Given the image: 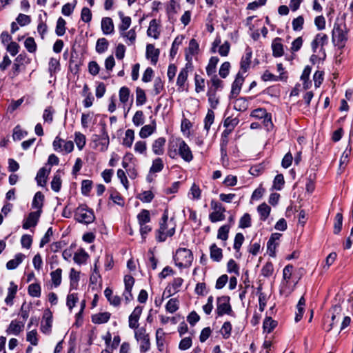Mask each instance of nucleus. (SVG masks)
I'll use <instances>...</instances> for the list:
<instances>
[{
  "label": "nucleus",
  "mask_w": 353,
  "mask_h": 353,
  "mask_svg": "<svg viewBox=\"0 0 353 353\" xmlns=\"http://www.w3.org/2000/svg\"><path fill=\"white\" fill-rule=\"evenodd\" d=\"M168 154L172 159H176L180 156L186 162H190L193 159L190 148L181 139H177L170 143Z\"/></svg>",
  "instance_id": "1"
},
{
  "label": "nucleus",
  "mask_w": 353,
  "mask_h": 353,
  "mask_svg": "<svg viewBox=\"0 0 353 353\" xmlns=\"http://www.w3.org/2000/svg\"><path fill=\"white\" fill-rule=\"evenodd\" d=\"M176 223L174 218L168 219V211L165 210L159 223V228L157 230V239L163 242L168 237L172 236L175 233Z\"/></svg>",
  "instance_id": "2"
},
{
  "label": "nucleus",
  "mask_w": 353,
  "mask_h": 353,
  "mask_svg": "<svg viewBox=\"0 0 353 353\" xmlns=\"http://www.w3.org/2000/svg\"><path fill=\"white\" fill-rule=\"evenodd\" d=\"M332 33V39L334 45L339 48H343L347 41L346 24L345 23H334Z\"/></svg>",
  "instance_id": "3"
},
{
  "label": "nucleus",
  "mask_w": 353,
  "mask_h": 353,
  "mask_svg": "<svg viewBox=\"0 0 353 353\" xmlns=\"http://www.w3.org/2000/svg\"><path fill=\"white\" fill-rule=\"evenodd\" d=\"M193 254L187 248H179L174 256L175 265L179 268H189L193 261Z\"/></svg>",
  "instance_id": "4"
},
{
  "label": "nucleus",
  "mask_w": 353,
  "mask_h": 353,
  "mask_svg": "<svg viewBox=\"0 0 353 353\" xmlns=\"http://www.w3.org/2000/svg\"><path fill=\"white\" fill-rule=\"evenodd\" d=\"M134 338L140 343L139 350L141 353H146L150 350V335L146 332L144 327L134 330Z\"/></svg>",
  "instance_id": "5"
},
{
  "label": "nucleus",
  "mask_w": 353,
  "mask_h": 353,
  "mask_svg": "<svg viewBox=\"0 0 353 353\" xmlns=\"http://www.w3.org/2000/svg\"><path fill=\"white\" fill-rule=\"evenodd\" d=\"M230 301V298L228 296H222L217 298L216 313L218 316H222L225 314L235 316Z\"/></svg>",
  "instance_id": "6"
},
{
  "label": "nucleus",
  "mask_w": 353,
  "mask_h": 353,
  "mask_svg": "<svg viewBox=\"0 0 353 353\" xmlns=\"http://www.w3.org/2000/svg\"><path fill=\"white\" fill-rule=\"evenodd\" d=\"M332 315L331 317V319H329L327 317V319H325L324 323H323V330L325 332H330L334 327V325L338 323L339 319L341 317V306L336 305L332 308Z\"/></svg>",
  "instance_id": "7"
},
{
  "label": "nucleus",
  "mask_w": 353,
  "mask_h": 353,
  "mask_svg": "<svg viewBox=\"0 0 353 353\" xmlns=\"http://www.w3.org/2000/svg\"><path fill=\"white\" fill-rule=\"evenodd\" d=\"M74 219L79 223L89 224L94 221L95 216L92 210L79 207L75 212Z\"/></svg>",
  "instance_id": "8"
},
{
  "label": "nucleus",
  "mask_w": 353,
  "mask_h": 353,
  "mask_svg": "<svg viewBox=\"0 0 353 353\" xmlns=\"http://www.w3.org/2000/svg\"><path fill=\"white\" fill-rule=\"evenodd\" d=\"M328 43V37L324 33H319L316 35L314 39L311 43L313 52H317L318 48L320 47L319 51L322 52L323 57H325L324 46Z\"/></svg>",
  "instance_id": "9"
},
{
  "label": "nucleus",
  "mask_w": 353,
  "mask_h": 353,
  "mask_svg": "<svg viewBox=\"0 0 353 353\" xmlns=\"http://www.w3.org/2000/svg\"><path fill=\"white\" fill-rule=\"evenodd\" d=\"M191 68L192 63H187L185 66L180 70L176 79V85L178 86L179 91L182 92L185 90V82L188 79L189 69Z\"/></svg>",
  "instance_id": "10"
},
{
  "label": "nucleus",
  "mask_w": 353,
  "mask_h": 353,
  "mask_svg": "<svg viewBox=\"0 0 353 353\" xmlns=\"http://www.w3.org/2000/svg\"><path fill=\"white\" fill-rule=\"evenodd\" d=\"M125 290L123 296L126 304L129 303L133 299L132 289L134 284V279L131 275H125L124 277Z\"/></svg>",
  "instance_id": "11"
},
{
  "label": "nucleus",
  "mask_w": 353,
  "mask_h": 353,
  "mask_svg": "<svg viewBox=\"0 0 353 353\" xmlns=\"http://www.w3.org/2000/svg\"><path fill=\"white\" fill-rule=\"evenodd\" d=\"M143 311L142 306H137L129 316L128 325L129 327L134 330L139 329V320Z\"/></svg>",
  "instance_id": "12"
},
{
  "label": "nucleus",
  "mask_w": 353,
  "mask_h": 353,
  "mask_svg": "<svg viewBox=\"0 0 353 353\" xmlns=\"http://www.w3.org/2000/svg\"><path fill=\"white\" fill-rule=\"evenodd\" d=\"M52 323V314L49 309L44 311L43 320L41 321V330L44 334H49L51 332Z\"/></svg>",
  "instance_id": "13"
},
{
  "label": "nucleus",
  "mask_w": 353,
  "mask_h": 353,
  "mask_svg": "<svg viewBox=\"0 0 353 353\" xmlns=\"http://www.w3.org/2000/svg\"><path fill=\"white\" fill-rule=\"evenodd\" d=\"M244 82V77L240 72H238L236 77L232 84V90L230 98H236L241 92L242 85Z\"/></svg>",
  "instance_id": "14"
},
{
  "label": "nucleus",
  "mask_w": 353,
  "mask_h": 353,
  "mask_svg": "<svg viewBox=\"0 0 353 353\" xmlns=\"http://www.w3.org/2000/svg\"><path fill=\"white\" fill-rule=\"evenodd\" d=\"M183 283V279L181 277L174 278L173 281L165 288L163 294H168L167 296H170L179 291V288Z\"/></svg>",
  "instance_id": "15"
},
{
  "label": "nucleus",
  "mask_w": 353,
  "mask_h": 353,
  "mask_svg": "<svg viewBox=\"0 0 353 353\" xmlns=\"http://www.w3.org/2000/svg\"><path fill=\"white\" fill-rule=\"evenodd\" d=\"M41 213H40V211L30 212L23 224V228L27 230L31 227L36 226L41 216Z\"/></svg>",
  "instance_id": "16"
},
{
  "label": "nucleus",
  "mask_w": 353,
  "mask_h": 353,
  "mask_svg": "<svg viewBox=\"0 0 353 353\" xmlns=\"http://www.w3.org/2000/svg\"><path fill=\"white\" fill-rule=\"evenodd\" d=\"M160 51L159 49L155 48L153 44H148L146 46V57L148 59H150L152 64L156 65L159 57Z\"/></svg>",
  "instance_id": "17"
},
{
  "label": "nucleus",
  "mask_w": 353,
  "mask_h": 353,
  "mask_svg": "<svg viewBox=\"0 0 353 353\" xmlns=\"http://www.w3.org/2000/svg\"><path fill=\"white\" fill-rule=\"evenodd\" d=\"M101 30L104 34H111L114 32V26L112 19L110 17H103L101 19Z\"/></svg>",
  "instance_id": "18"
},
{
  "label": "nucleus",
  "mask_w": 353,
  "mask_h": 353,
  "mask_svg": "<svg viewBox=\"0 0 353 353\" xmlns=\"http://www.w3.org/2000/svg\"><path fill=\"white\" fill-rule=\"evenodd\" d=\"M272 55L274 57H281L284 54L283 45L281 43V39L275 38L272 43Z\"/></svg>",
  "instance_id": "19"
},
{
  "label": "nucleus",
  "mask_w": 353,
  "mask_h": 353,
  "mask_svg": "<svg viewBox=\"0 0 353 353\" xmlns=\"http://www.w3.org/2000/svg\"><path fill=\"white\" fill-rule=\"evenodd\" d=\"M199 43L194 39H192L190 41L189 46L187 49V52L185 54V59L190 63L192 60V57L196 54L199 52Z\"/></svg>",
  "instance_id": "20"
},
{
  "label": "nucleus",
  "mask_w": 353,
  "mask_h": 353,
  "mask_svg": "<svg viewBox=\"0 0 353 353\" xmlns=\"http://www.w3.org/2000/svg\"><path fill=\"white\" fill-rule=\"evenodd\" d=\"M252 55V50L250 48H247L245 54L242 57L240 62L241 70L243 72H246L250 68Z\"/></svg>",
  "instance_id": "21"
},
{
  "label": "nucleus",
  "mask_w": 353,
  "mask_h": 353,
  "mask_svg": "<svg viewBox=\"0 0 353 353\" xmlns=\"http://www.w3.org/2000/svg\"><path fill=\"white\" fill-rule=\"evenodd\" d=\"M24 327V323L17 320H13L11 321L9 327H8L6 332L8 334H12L14 335H19L21 332L23 331Z\"/></svg>",
  "instance_id": "22"
},
{
  "label": "nucleus",
  "mask_w": 353,
  "mask_h": 353,
  "mask_svg": "<svg viewBox=\"0 0 353 353\" xmlns=\"http://www.w3.org/2000/svg\"><path fill=\"white\" fill-rule=\"evenodd\" d=\"M165 141L164 137H159L153 142L152 149L155 154L161 155L163 154Z\"/></svg>",
  "instance_id": "23"
},
{
  "label": "nucleus",
  "mask_w": 353,
  "mask_h": 353,
  "mask_svg": "<svg viewBox=\"0 0 353 353\" xmlns=\"http://www.w3.org/2000/svg\"><path fill=\"white\" fill-rule=\"evenodd\" d=\"M156 130V121L153 120L151 124L143 126L139 132V136L142 139H145L150 136Z\"/></svg>",
  "instance_id": "24"
},
{
  "label": "nucleus",
  "mask_w": 353,
  "mask_h": 353,
  "mask_svg": "<svg viewBox=\"0 0 353 353\" xmlns=\"http://www.w3.org/2000/svg\"><path fill=\"white\" fill-rule=\"evenodd\" d=\"M111 316V314L108 312L95 314L92 316V321L95 324H102L107 323Z\"/></svg>",
  "instance_id": "25"
},
{
  "label": "nucleus",
  "mask_w": 353,
  "mask_h": 353,
  "mask_svg": "<svg viewBox=\"0 0 353 353\" xmlns=\"http://www.w3.org/2000/svg\"><path fill=\"white\" fill-rule=\"evenodd\" d=\"M44 201V195L41 192H37L34 194L32 207L34 209H37V211H40V213L42 212V208L43 205Z\"/></svg>",
  "instance_id": "26"
},
{
  "label": "nucleus",
  "mask_w": 353,
  "mask_h": 353,
  "mask_svg": "<svg viewBox=\"0 0 353 353\" xmlns=\"http://www.w3.org/2000/svg\"><path fill=\"white\" fill-rule=\"evenodd\" d=\"M159 24L156 19H152L150 22V25L148 29L147 30V34L149 37H152L154 39H157L159 38L160 32L158 30Z\"/></svg>",
  "instance_id": "27"
},
{
  "label": "nucleus",
  "mask_w": 353,
  "mask_h": 353,
  "mask_svg": "<svg viewBox=\"0 0 353 353\" xmlns=\"http://www.w3.org/2000/svg\"><path fill=\"white\" fill-rule=\"evenodd\" d=\"M119 17L121 21V24L119 26V30L121 32L126 31L131 25V18L128 16H124L123 12L119 11L118 12Z\"/></svg>",
  "instance_id": "28"
},
{
  "label": "nucleus",
  "mask_w": 353,
  "mask_h": 353,
  "mask_svg": "<svg viewBox=\"0 0 353 353\" xmlns=\"http://www.w3.org/2000/svg\"><path fill=\"white\" fill-rule=\"evenodd\" d=\"M210 258L212 261L219 262L223 258L222 250L214 243L210 248Z\"/></svg>",
  "instance_id": "29"
},
{
  "label": "nucleus",
  "mask_w": 353,
  "mask_h": 353,
  "mask_svg": "<svg viewBox=\"0 0 353 353\" xmlns=\"http://www.w3.org/2000/svg\"><path fill=\"white\" fill-rule=\"evenodd\" d=\"M25 258V255L22 253H18L15 255L14 259L10 260L6 263V268L8 270H14L22 263Z\"/></svg>",
  "instance_id": "30"
},
{
  "label": "nucleus",
  "mask_w": 353,
  "mask_h": 353,
  "mask_svg": "<svg viewBox=\"0 0 353 353\" xmlns=\"http://www.w3.org/2000/svg\"><path fill=\"white\" fill-rule=\"evenodd\" d=\"M257 211L260 215V219L265 221L270 215L271 208L265 203H263L258 206Z\"/></svg>",
  "instance_id": "31"
},
{
  "label": "nucleus",
  "mask_w": 353,
  "mask_h": 353,
  "mask_svg": "<svg viewBox=\"0 0 353 353\" xmlns=\"http://www.w3.org/2000/svg\"><path fill=\"white\" fill-rule=\"evenodd\" d=\"M219 61V59L217 57H212L210 59L209 63L206 67V73L208 76L215 74L216 65Z\"/></svg>",
  "instance_id": "32"
},
{
  "label": "nucleus",
  "mask_w": 353,
  "mask_h": 353,
  "mask_svg": "<svg viewBox=\"0 0 353 353\" xmlns=\"http://www.w3.org/2000/svg\"><path fill=\"white\" fill-rule=\"evenodd\" d=\"M234 103V110L240 112L245 111L248 108V103L245 98L240 97L236 99Z\"/></svg>",
  "instance_id": "33"
},
{
  "label": "nucleus",
  "mask_w": 353,
  "mask_h": 353,
  "mask_svg": "<svg viewBox=\"0 0 353 353\" xmlns=\"http://www.w3.org/2000/svg\"><path fill=\"white\" fill-rule=\"evenodd\" d=\"M165 342V332L162 328H159L156 331V343L159 351L163 350V345Z\"/></svg>",
  "instance_id": "34"
},
{
  "label": "nucleus",
  "mask_w": 353,
  "mask_h": 353,
  "mask_svg": "<svg viewBox=\"0 0 353 353\" xmlns=\"http://www.w3.org/2000/svg\"><path fill=\"white\" fill-rule=\"evenodd\" d=\"M277 325V321L273 320L271 317H266L263 321V331L270 333Z\"/></svg>",
  "instance_id": "35"
},
{
  "label": "nucleus",
  "mask_w": 353,
  "mask_h": 353,
  "mask_svg": "<svg viewBox=\"0 0 353 353\" xmlns=\"http://www.w3.org/2000/svg\"><path fill=\"white\" fill-rule=\"evenodd\" d=\"M214 121V112L212 110H208L207 114L204 119V129L208 133L212 124Z\"/></svg>",
  "instance_id": "36"
},
{
  "label": "nucleus",
  "mask_w": 353,
  "mask_h": 353,
  "mask_svg": "<svg viewBox=\"0 0 353 353\" xmlns=\"http://www.w3.org/2000/svg\"><path fill=\"white\" fill-rule=\"evenodd\" d=\"M134 139V132L133 130L128 129L125 132V137L123 139V145L130 148Z\"/></svg>",
  "instance_id": "37"
},
{
  "label": "nucleus",
  "mask_w": 353,
  "mask_h": 353,
  "mask_svg": "<svg viewBox=\"0 0 353 353\" xmlns=\"http://www.w3.org/2000/svg\"><path fill=\"white\" fill-rule=\"evenodd\" d=\"M109 46V43L105 38H99L96 43V51L99 53L105 52Z\"/></svg>",
  "instance_id": "38"
},
{
  "label": "nucleus",
  "mask_w": 353,
  "mask_h": 353,
  "mask_svg": "<svg viewBox=\"0 0 353 353\" xmlns=\"http://www.w3.org/2000/svg\"><path fill=\"white\" fill-rule=\"evenodd\" d=\"M88 258V254L86 253V252L84 250L81 249L74 254L73 259L75 263L78 264H82L85 263Z\"/></svg>",
  "instance_id": "39"
},
{
  "label": "nucleus",
  "mask_w": 353,
  "mask_h": 353,
  "mask_svg": "<svg viewBox=\"0 0 353 353\" xmlns=\"http://www.w3.org/2000/svg\"><path fill=\"white\" fill-rule=\"evenodd\" d=\"M120 34L121 37L126 38L128 40V45H132L134 43L137 38V33L135 32L134 28H132L128 32H121Z\"/></svg>",
  "instance_id": "40"
},
{
  "label": "nucleus",
  "mask_w": 353,
  "mask_h": 353,
  "mask_svg": "<svg viewBox=\"0 0 353 353\" xmlns=\"http://www.w3.org/2000/svg\"><path fill=\"white\" fill-rule=\"evenodd\" d=\"M230 230V225L225 224L218 230L217 238L225 241L228 239V234Z\"/></svg>",
  "instance_id": "41"
},
{
  "label": "nucleus",
  "mask_w": 353,
  "mask_h": 353,
  "mask_svg": "<svg viewBox=\"0 0 353 353\" xmlns=\"http://www.w3.org/2000/svg\"><path fill=\"white\" fill-rule=\"evenodd\" d=\"M61 274L62 270L61 268H57L50 273L51 280L55 288L59 286L61 283Z\"/></svg>",
  "instance_id": "42"
},
{
  "label": "nucleus",
  "mask_w": 353,
  "mask_h": 353,
  "mask_svg": "<svg viewBox=\"0 0 353 353\" xmlns=\"http://www.w3.org/2000/svg\"><path fill=\"white\" fill-rule=\"evenodd\" d=\"M74 142L79 150H81L86 143L85 136L80 132H76L74 133Z\"/></svg>",
  "instance_id": "43"
},
{
  "label": "nucleus",
  "mask_w": 353,
  "mask_h": 353,
  "mask_svg": "<svg viewBox=\"0 0 353 353\" xmlns=\"http://www.w3.org/2000/svg\"><path fill=\"white\" fill-rule=\"evenodd\" d=\"M28 294L32 297H39L41 294V286L39 283H32L28 288Z\"/></svg>",
  "instance_id": "44"
},
{
  "label": "nucleus",
  "mask_w": 353,
  "mask_h": 353,
  "mask_svg": "<svg viewBox=\"0 0 353 353\" xmlns=\"http://www.w3.org/2000/svg\"><path fill=\"white\" fill-rule=\"evenodd\" d=\"M147 100L145 91L141 88H137L136 90V104L137 105H142L145 103Z\"/></svg>",
  "instance_id": "45"
},
{
  "label": "nucleus",
  "mask_w": 353,
  "mask_h": 353,
  "mask_svg": "<svg viewBox=\"0 0 353 353\" xmlns=\"http://www.w3.org/2000/svg\"><path fill=\"white\" fill-rule=\"evenodd\" d=\"M208 97V102L212 109H216L219 105V100L216 97L215 91H212V89H210L207 92Z\"/></svg>",
  "instance_id": "46"
},
{
  "label": "nucleus",
  "mask_w": 353,
  "mask_h": 353,
  "mask_svg": "<svg viewBox=\"0 0 353 353\" xmlns=\"http://www.w3.org/2000/svg\"><path fill=\"white\" fill-rule=\"evenodd\" d=\"M137 219L139 225L149 223L150 221V212L148 210H142L137 215Z\"/></svg>",
  "instance_id": "47"
},
{
  "label": "nucleus",
  "mask_w": 353,
  "mask_h": 353,
  "mask_svg": "<svg viewBox=\"0 0 353 353\" xmlns=\"http://www.w3.org/2000/svg\"><path fill=\"white\" fill-rule=\"evenodd\" d=\"M225 211H213L209 215V219L211 222L215 223L217 221H223L225 219V216L224 214Z\"/></svg>",
  "instance_id": "48"
},
{
  "label": "nucleus",
  "mask_w": 353,
  "mask_h": 353,
  "mask_svg": "<svg viewBox=\"0 0 353 353\" xmlns=\"http://www.w3.org/2000/svg\"><path fill=\"white\" fill-rule=\"evenodd\" d=\"M195 91L197 93L203 92L205 89V79L200 75L196 74L194 76Z\"/></svg>",
  "instance_id": "49"
},
{
  "label": "nucleus",
  "mask_w": 353,
  "mask_h": 353,
  "mask_svg": "<svg viewBox=\"0 0 353 353\" xmlns=\"http://www.w3.org/2000/svg\"><path fill=\"white\" fill-rule=\"evenodd\" d=\"M343 225V215L341 213H337L334 221V233L339 234Z\"/></svg>",
  "instance_id": "50"
},
{
  "label": "nucleus",
  "mask_w": 353,
  "mask_h": 353,
  "mask_svg": "<svg viewBox=\"0 0 353 353\" xmlns=\"http://www.w3.org/2000/svg\"><path fill=\"white\" fill-rule=\"evenodd\" d=\"M65 24L66 22L64 19L59 17L57 22L56 26V34L61 37L63 36L65 32Z\"/></svg>",
  "instance_id": "51"
},
{
  "label": "nucleus",
  "mask_w": 353,
  "mask_h": 353,
  "mask_svg": "<svg viewBox=\"0 0 353 353\" xmlns=\"http://www.w3.org/2000/svg\"><path fill=\"white\" fill-rule=\"evenodd\" d=\"M220 332L223 339H228V338H230L232 332V325L230 322H225L223 324Z\"/></svg>",
  "instance_id": "52"
},
{
  "label": "nucleus",
  "mask_w": 353,
  "mask_h": 353,
  "mask_svg": "<svg viewBox=\"0 0 353 353\" xmlns=\"http://www.w3.org/2000/svg\"><path fill=\"white\" fill-rule=\"evenodd\" d=\"M179 309V301L176 299H170L166 305L165 310L170 313H174Z\"/></svg>",
  "instance_id": "53"
},
{
  "label": "nucleus",
  "mask_w": 353,
  "mask_h": 353,
  "mask_svg": "<svg viewBox=\"0 0 353 353\" xmlns=\"http://www.w3.org/2000/svg\"><path fill=\"white\" fill-rule=\"evenodd\" d=\"M239 123V119L237 117H227L223 122V125L226 128H231L232 130L238 125Z\"/></svg>",
  "instance_id": "54"
},
{
  "label": "nucleus",
  "mask_w": 353,
  "mask_h": 353,
  "mask_svg": "<svg viewBox=\"0 0 353 353\" xmlns=\"http://www.w3.org/2000/svg\"><path fill=\"white\" fill-rule=\"evenodd\" d=\"M163 165L162 159L161 158H157L153 161L150 171L152 173L159 172L163 169Z\"/></svg>",
  "instance_id": "55"
},
{
  "label": "nucleus",
  "mask_w": 353,
  "mask_h": 353,
  "mask_svg": "<svg viewBox=\"0 0 353 353\" xmlns=\"http://www.w3.org/2000/svg\"><path fill=\"white\" fill-rule=\"evenodd\" d=\"M132 122L134 125L140 126L144 123V114L143 111L138 110L135 112L132 118Z\"/></svg>",
  "instance_id": "56"
},
{
  "label": "nucleus",
  "mask_w": 353,
  "mask_h": 353,
  "mask_svg": "<svg viewBox=\"0 0 353 353\" xmlns=\"http://www.w3.org/2000/svg\"><path fill=\"white\" fill-rule=\"evenodd\" d=\"M119 95L120 101L122 103L125 104L128 102L130 97L129 88L125 86L121 88Z\"/></svg>",
  "instance_id": "57"
},
{
  "label": "nucleus",
  "mask_w": 353,
  "mask_h": 353,
  "mask_svg": "<svg viewBox=\"0 0 353 353\" xmlns=\"http://www.w3.org/2000/svg\"><path fill=\"white\" fill-rule=\"evenodd\" d=\"M24 46L26 50L30 53H33L37 50V44L32 37L27 38L24 42Z\"/></svg>",
  "instance_id": "58"
},
{
  "label": "nucleus",
  "mask_w": 353,
  "mask_h": 353,
  "mask_svg": "<svg viewBox=\"0 0 353 353\" xmlns=\"http://www.w3.org/2000/svg\"><path fill=\"white\" fill-rule=\"evenodd\" d=\"M59 70V61L55 58H51L48 64V70L51 75Z\"/></svg>",
  "instance_id": "59"
},
{
  "label": "nucleus",
  "mask_w": 353,
  "mask_h": 353,
  "mask_svg": "<svg viewBox=\"0 0 353 353\" xmlns=\"http://www.w3.org/2000/svg\"><path fill=\"white\" fill-rule=\"evenodd\" d=\"M78 301V296L76 293L69 294L67 296L66 305L68 307L70 311L75 306L76 303Z\"/></svg>",
  "instance_id": "60"
},
{
  "label": "nucleus",
  "mask_w": 353,
  "mask_h": 353,
  "mask_svg": "<svg viewBox=\"0 0 353 353\" xmlns=\"http://www.w3.org/2000/svg\"><path fill=\"white\" fill-rule=\"evenodd\" d=\"M210 82L212 83V86L214 88V90L212 91H215L216 92V90L219 88H222L223 86V82L221 79H219L217 75L213 74L211 76Z\"/></svg>",
  "instance_id": "61"
},
{
  "label": "nucleus",
  "mask_w": 353,
  "mask_h": 353,
  "mask_svg": "<svg viewBox=\"0 0 353 353\" xmlns=\"http://www.w3.org/2000/svg\"><path fill=\"white\" fill-rule=\"evenodd\" d=\"M153 87V92L154 95H157L161 93L164 87L163 82L161 78L157 77L154 79Z\"/></svg>",
  "instance_id": "62"
},
{
  "label": "nucleus",
  "mask_w": 353,
  "mask_h": 353,
  "mask_svg": "<svg viewBox=\"0 0 353 353\" xmlns=\"http://www.w3.org/2000/svg\"><path fill=\"white\" fill-rule=\"evenodd\" d=\"M137 198L139 199H140L142 202H144V203H150L152 201V200L154 198V194L153 193L150 191V190H148V191H144L143 192H142L141 194H139V196H137Z\"/></svg>",
  "instance_id": "63"
},
{
  "label": "nucleus",
  "mask_w": 353,
  "mask_h": 353,
  "mask_svg": "<svg viewBox=\"0 0 353 353\" xmlns=\"http://www.w3.org/2000/svg\"><path fill=\"white\" fill-rule=\"evenodd\" d=\"M251 226V217L248 213H245L243 216L240 219L239 221V228H246Z\"/></svg>",
  "instance_id": "64"
}]
</instances>
